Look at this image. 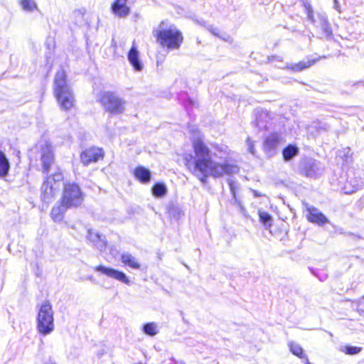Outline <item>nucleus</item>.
I'll list each match as a JSON object with an SVG mask.
<instances>
[{"label": "nucleus", "mask_w": 364, "mask_h": 364, "mask_svg": "<svg viewBox=\"0 0 364 364\" xmlns=\"http://www.w3.org/2000/svg\"><path fill=\"white\" fill-rule=\"evenodd\" d=\"M338 156L342 158L343 160L347 159L350 156H351L350 149L349 147L343 148L337 151Z\"/></svg>", "instance_id": "bb28decb"}, {"label": "nucleus", "mask_w": 364, "mask_h": 364, "mask_svg": "<svg viewBox=\"0 0 364 364\" xmlns=\"http://www.w3.org/2000/svg\"><path fill=\"white\" fill-rule=\"evenodd\" d=\"M208 30L213 33L215 36H219V30L218 28H213L212 26H206Z\"/></svg>", "instance_id": "2f4dec72"}, {"label": "nucleus", "mask_w": 364, "mask_h": 364, "mask_svg": "<svg viewBox=\"0 0 364 364\" xmlns=\"http://www.w3.org/2000/svg\"><path fill=\"white\" fill-rule=\"evenodd\" d=\"M283 143V138L281 134L272 133L264 140L263 149L265 154L272 157L274 156L280 144Z\"/></svg>", "instance_id": "1a4fd4ad"}, {"label": "nucleus", "mask_w": 364, "mask_h": 364, "mask_svg": "<svg viewBox=\"0 0 364 364\" xmlns=\"http://www.w3.org/2000/svg\"><path fill=\"white\" fill-rule=\"evenodd\" d=\"M37 329L43 335L50 334L54 330L53 311L48 301L42 304L37 317Z\"/></svg>", "instance_id": "39448f33"}, {"label": "nucleus", "mask_w": 364, "mask_h": 364, "mask_svg": "<svg viewBox=\"0 0 364 364\" xmlns=\"http://www.w3.org/2000/svg\"><path fill=\"white\" fill-rule=\"evenodd\" d=\"M69 208L65 206V204L54 205L50 212V216L55 222H60L63 220L65 212Z\"/></svg>", "instance_id": "aec40b11"}, {"label": "nucleus", "mask_w": 364, "mask_h": 364, "mask_svg": "<svg viewBox=\"0 0 364 364\" xmlns=\"http://www.w3.org/2000/svg\"><path fill=\"white\" fill-rule=\"evenodd\" d=\"M193 146L196 158L192 164L187 161L186 165L203 183H206L209 176L220 178L237 172L238 168L235 166L212 160L210 151L200 139L199 133L193 139Z\"/></svg>", "instance_id": "f257e3e1"}, {"label": "nucleus", "mask_w": 364, "mask_h": 364, "mask_svg": "<svg viewBox=\"0 0 364 364\" xmlns=\"http://www.w3.org/2000/svg\"><path fill=\"white\" fill-rule=\"evenodd\" d=\"M334 3H335V8L336 9H338L337 0H334Z\"/></svg>", "instance_id": "4c0bfd02"}, {"label": "nucleus", "mask_w": 364, "mask_h": 364, "mask_svg": "<svg viewBox=\"0 0 364 364\" xmlns=\"http://www.w3.org/2000/svg\"><path fill=\"white\" fill-rule=\"evenodd\" d=\"M259 219L264 224L267 225L271 220V216L266 212H259Z\"/></svg>", "instance_id": "c85d7f7f"}, {"label": "nucleus", "mask_w": 364, "mask_h": 364, "mask_svg": "<svg viewBox=\"0 0 364 364\" xmlns=\"http://www.w3.org/2000/svg\"><path fill=\"white\" fill-rule=\"evenodd\" d=\"M305 359V361H306V364H311L309 361V359L307 358V355H306V358H304Z\"/></svg>", "instance_id": "c9c22d12"}, {"label": "nucleus", "mask_w": 364, "mask_h": 364, "mask_svg": "<svg viewBox=\"0 0 364 364\" xmlns=\"http://www.w3.org/2000/svg\"><path fill=\"white\" fill-rule=\"evenodd\" d=\"M289 347L290 351L296 356L303 358H306V354L304 353L303 348L301 346L295 342L291 341L289 343Z\"/></svg>", "instance_id": "b1692460"}, {"label": "nucleus", "mask_w": 364, "mask_h": 364, "mask_svg": "<svg viewBox=\"0 0 364 364\" xmlns=\"http://www.w3.org/2000/svg\"><path fill=\"white\" fill-rule=\"evenodd\" d=\"M63 180V173L58 171L43 181L41 186V198L45 203H50L53 201L60 190Z\"/></svg>", "instance_id": "20e7f679"}, {"label": "nucleus", "mask_w": 364, "mask_h": 364, "mask_svg": "<svg viewBox=\"0 0 364 364\" xmlns=\"http://www.w3.org/2000/svg\"><path fill=\"white\" fill-rule=\"evenodd\" d=\"M362 183H363L362 182H360V183L357 182L355 184L353 185V189L351 190L350 192H354L355 190L358 189Z\"/></svg>", "instance_id": "473e14b6"}, {"label": "nucleus", "mask_w": 364, "mask_h": 364, "mask_svg": "<svg viewBox=\"0 0 364 364\" xmlns=\"http://www.w3.org/2000/svg\"><path fill=\"white\" fill-rule=\"evenodd\" d=\"M41 162L44 172H48L53 162V153L51 144L47 141L41 145Z\"/></svg>", "instance_id": "f8f14e48"}, {"label": "nucleus", "mask_w": 364, "mask_h": 364, "mask_svg": "<svg viewBox=\"0 0 364 364\" xmlns=\"http://www.w3.org/2000/svg\"><path fill=\"white\" fill-rule=\"evenodd\" d=\"M201 25L205 26V22H203V23H201Z\"/></svg>", "instance_id": "ea45409f"}, {"label": "nucleus", "mask_w": 364, "mask_h": 364, "mask_svg": "<svg viewBox=\"0 0 364 364\" xmlns=\"http://www.w3.org/2000/svg\"><path fill=\"white\" fill-rule=\"evenodd\" d=\"M74 14L75 16H82V14H81V12L80 11H74Z\"/></svg>", "instance_id": "72a5a7b5"}, {"label": "nucleus", "mask_w": 364, "mask_h": 364, "mask_svg": "<svg viewBox=\"0 0 364 364\" xmlns=\"http://www.w3.org/2000/svg\"><path fill=\"white\" fill-rule=\"evenodd\" d=\"M143 331L145 334L154 336L158 333L157 325L154 322L147 323L143 326Z\"/></svg>", "instance_id": "393cba45"}, {"label": "nucleus", "mask_w": 364, "mask_h": 364, "mask_svg": "<svg viewBox=\"0 0 364 364\" xmlns=\"http://www.w3.org/2000/svg\"><path fill=\"white\" fill-rule=\"evenodd\" d=\"M305 11L307 14V18L311 22L315 24L317 27H319L324 36L329 38L332 36V30L331 26L327 20V16L324 13H318L316 18L314 15V11L310 4L304 3Z\"/></svg>", "instance_id": "0eeeda50"}, {"label": "nucleus", "mask_w": 364, "mask_h": 364, "mask_svg": "<svg viewBox=\"0 0 364 364\" xmlns=\"http://www.w3.org/2000/svg\"><path fill=\"white\" fill-rule=\"evenodd\" d=\"M306 209L308 211L306 218L309 221L318 225L328 223L326 217L318 208L314 206H308Z\"/></svg>", "instance_id": "4468645a"}, {"label": "nucleus", "mask_w": 364, "mask_h": 364, "mask_svg": "<svg viewBox=\"0 0 364 364\" xmlns=\"http://www.w3.org/2000/svg\"><path fill=\"white\" fill-rule=\"evenodd\" d=\"M156 42L168 50L180 48L181 31L172 23L163 21L152 31Z\"/></svg>", "instance_id": "f03ea898"}, {"label": "nucleus", "mask_w": 364, "mask_h": 364, "mask_svg": "<svg viewBox=\"0 0 364 364\" xmlns=\"http://www.w3.org/2000/svg\"><path fill=\"white\" fill-rule=\"evenodd\" d=\"M362 348L355 346H346L345 353L349 355H355L361 351Z\"/></svg>", "instance_id": "cd10ccee"}, {"label": "nucleus", "mask_w": 364, "mask_h": 364, "mask_svg": "<svg viewBox=\"0 0 364 364\" xmlns=\"http://www.w3.org/2000/svg\"><path fill=\"white\" fill-rule=\"evenodd\" d=\"M299 154V148L294 144H289L282 151L283 159L285 161L291 160Z\"/></svg>", "instance_id": "412c9836"}, {"label": "nucleus", "mask_w": 364, "mask_h": 364, "mask_svg": "<svg viewBox=\"0 0 364 364\" xmlns=\"http://www.w3.org/2000/svg\"><path fill=\"white\" fill-rule=\"evenodd\" d=\"M96 272H100L110 278L115 279L121 282L126 284H129L130 281L127 276L122 272L117 270L115 269L107 267L103 265H99L94 267Z\"/></svg>", "instance_id": "9b49d317"}, {"label": "nucleus", "mask_w": 364, "mask_h": 364, "mask_svg": "<svg viewBox=\"0 0 364 364\" xmlns=\"http://www.w3.org/2000/svg\"><path fill=\"white\" fill-rule=\"evenodd\" d=\"M228 185H229V187H230V192L232 194L235 202H237V198H236V196H235L236 190H237V184H236V183L233 180L229 179L228 180Z\"/></svg>", "instance_id": "c756f323"}, {"label": "nucleus", "mask_w": 364, "mask_h": 364, "mask_svg": "<svg viewBox=\"0 0 364 364\" xmlns=\"http://www.w3.org/2000/svg\"><path fill=\"white\" fill-rule=\"evenodd\" d=\"M151 191L152 194L156 198L164 197L167 193L166 186L162 183H156Z\"/></svg>", "instance_id": "5701e85b"}, {"label": "nucleus", "mask_w": 364, "mask_h": 364, "mask_svg": "<svg viewBox=\"0 0 364 364\" xmlns=\"http://www.w3.org/2000/svg\"><path fill=\"white\" fill-rule=\"evenodd\" d=\"M54 95L63 110H69L74 107V93L68 84L66 74L63 70H58L54 78Z\"/></svg>", "instance_id": "7ed1b4c3"}, {"label": "nucleus", "mask_w": 364, "mask_h": 364, "mask_svg": "<svg viewBox=\"0 0 364 364\" xmlns=\"http://www.w3.org/2000/svg\"><path fill=\"white\" fill-rule=\"evenodd\" d=\"M60 201L69 208L80 206L83 201V194L79 186L74 183H65Z\"/></svg>", "instance_id": "423d86ee"}, {"label": "nucleus", "mask_w": 364, "mask_h": 364, "mask_svg": "<svg viewBox=\"0 0 364 364\" xmlns=\"http://www.w3.org/2000/svg\"><path fill=\"white\" fill-rule=\"evenodd\" d=\"M104 156L102 149L97 147H90L85 149L80 154V161L85 165L87 166L92 162H97Z\"/></svg>", "instance_id": "9d476101"}, {"label": "nucleus", "mask_w": 364, "mask_h": 364, "mask_svg": "<svg viewBox=\"0 0 364 364\" xmlns=\"http://www.w3.org/2000/svg\"><path fill=\"white\" fill-rule=\"evenodd\" d=\"M100 101L105 109L112 114H121L124 110L125 101L113 92H105Z\"/></svg>", "instance_id": "6e6552de"}, {"label": "nucleus", "mask_w": 364, "mask_h": 364, "mask_svg": "<svg viewBox=\"0 0 364 364\" xmlns=\"http://www.w3.org/2000/svg\"><path fill=\"white\" fill-rule=\"evenodd\" d=\"M21 4L23 9L26 11H33L37 9L36 4L33 0H21Z\"/></svg>", "instance_id": "a878e982"}, {"label": "nucleus", "mask_w": 364, "mask_h": 364, "mask_svg": "<svg viewBox=\"0 0 364 364\" xmlns=\"http://www.w3.org/2000/svg\"><path fill=\"white\" fill-rule=\"evenodd\" d=\"M320 58H326V56H321L319 58H314L307 60H302L298 63L288 64L286 68L295 72H300L304 69L310 68L316 63Z\"/></svg>", "instance_id": "f3484780"}, {"label": "nucleus", "mask_w": 364, "mask_h": 364, "mask_svg": "<svg viewBox=\"0 0 364 364\" xmlns=\"http://www.w3.org/2000/svg\"><path fill=\"white\" fill-rule=\"evenodd\" d=\"M360 304H364V296L362 298ZM364 311V309H363Z\"/></svg>", "instance_id": "58836bf2"}, {"label": "nucleus", "mask_w": 364, "mask_h": 364, "mask_svg": "<svg viewBox=\"0 0 364 364\" xmlns=\"http://www.w3.org/2000/svg\"><path fill=\"white\" fill-rule=\"evenodd\" d=\"M188 102L191 105L194 106L196 105V102L193 100L189 99Z\"/></svg>", "instance_id": "f704fd0d"}, {"label": "nucleus", "mask_w": 364, "mask_h": 364, "mask_svg": "<svg viewBox=\"0 0 364 364\" xmlns=\"http://www.w3.org/2000/svg\"><path fill=\"white\" fill-rule=\"evenodd\" d=\"M134 175L137 180L144 184L149 183L151 178V171L142 166H139L134 169Z\"/></svg>", "instance_id": "a211bd4d"}, {"label": "nucleus", "mask_w": 364, "mask_h": 364, "mask_svg": "<svg viewBox=\"0 0 364 364\" xmlns=\"http://www.w3.org/2000/svg\"><path fill=\"white\" fill-rule=\"evenodd\" d=\"M10 169V163L5 154L0 151V178L6 176Z\"/></svg>", "instance_id": "4be33fe9"}, {"label": "nucleus", "mask_w": 364, "mask_h": 364, "mask_svg": "<svg viewBox=\"0 0 364 364\" xmlns=\"http://www.w3.org/2000/svg\"><path fill=\"white\" fill-rule=\"evenodd\" d=\"M87 238L93 244V245L100 251H103L107 245V242L105 237L100 235L97 232H94L92 230H87Z\"/></svg>", "instance_id": "2eb2a0df"}, {"label": "nucleus", "mask_w": 364, "mask_h": 364, "mask_svg": "<svg viewBox=\"0 0 364 364\" xmlns=\"http://www.w3.org/2000/svg\"><path fill=\"white\" fill-rule=\"evenodd\" d=\"M112 13L119 18H125L131 13L130 8L127 6V0H115L112 4Z\"/></svg>", "instance_id": "ddd939ff"}, {"label": "nucleus", "mask_w": 364, "mask_h": 364, "mask_svg": "<svg viewBox=\"0 0 364 364\" xmlns=\"http://www.w3.org/2000/svg\"><path fill=\"white\" fill-rule=\"evenodd\" d=\"M247 144L248 147V151L253 155L255 154V145L252 141L250 138L247 139Z\"/></svg>", "instance_id": "7c9ffc66"}, {"label": "nucleus", "mask_w": 364, "mask_h": 364, "mask_svg": "<svg viewBox=\"0 0 364 364\" xmlns=\"http://www.w3.org/2000/svg\"><path fill=\"white\" fill-rule=\"evenodd\" d=\"M253 192H254V194H255V196H261L256 191H254Z\"/></svg>", "instance_id": "e433bc0d"}, {"label": "nucleus", "mask_w": 364, "mask_h": 364, "mask_svg": "<svg viewBox=\"0 0 364 364\" xmlns=\"http://www.w3.org/2000/svg\"><path fill=\"white\" fill-rule=\"evenodd\" d=\"M121 261L124 265L132 269H139L141 267V264L136 258L128 252H123L121 255Z\"/></svg>", "instance_id": "6ab92c4d"}, {"label": "nucleus", "mask_w": 364, "mask_h": 364, "mask_svg": "<svg viewBox=\"0 0 364 364\" xmlns=\"http://www.w3.org/2000/svg\"><path fill=\"white\" fill-rule=\"evenodd\" d=\"M128 60L136 71H141L143 68V64L139 58V51L133 43L128 53Z\"/></svg>", "instance_id": "dca6fc26"}]
</instances>
